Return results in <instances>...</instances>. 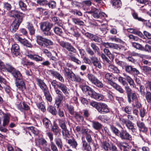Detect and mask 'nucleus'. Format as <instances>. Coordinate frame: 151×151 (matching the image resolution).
<instances>
[{"label": "nucleus", "mask_w": 151, "mask_h": 151, "mask_svg": "<svg viewBox=\"0 0 151 151\" xmlns=\"http://www.w3.org/2000/svg\"><path fill=\"white\" fill-rule=\"evenodd\" d=\"M36 37L37 44L42 47H47L53 44L51 40L44 38L41 36L38 35L36 36Z\"/></svg>", "instance_id": "nucleus-4"}, {"label": "nucleus", "mask_w": 151, "mask_h": 151, "mask_svg": "<svg viewBox=\"0 0 151 151\" xmlns=\"http://www.w3.org/2000/svg\"><path fill=\"white\" fill-rule=\"evenodd\" d=\"M137 126L139 128L140 130L143 132H146L147 131V128L145 126L144 123L140 121L137 123Z\"/></svg>", "instance_id": "nucleus-24"}, {"label": "nucleus", "mask_w": 151, "mask_h": 151, "mask_svg": "<svg viewBox=\"0 0 151 151\" xmlns=\"http://www.w3.org/2000/svg\"><path fill=\"white\" fill-rule=\"evenodd\" d=\"M67 143L70 146L72 147L73 148H76L78 145L77 142L74 138L72 139H69L67 140Z\"/></svg>", "instance_id": "nucleus-32"}, {"label": "nucleus", "mask_w": 151, "mask_h": 151, "mask_svg": "<svg viewBox=\"0 0 151 151\" xmlns=\"http://www.w3.org/2000/svg\"><path fill=\"white\" fill-rule=\"evenodd\" d=\"M44 103L43 102H41L37 104L38 108L40 109L41 111L43 112L45 111H46V109L43 104Z\"/></svg>", "instance_id": "nucleus-59"}, {"label": "nucleus", "mask_w": 151, "mask_h": 151, "mask_svg": "<svg viewBox=\"0 0 151 151\" xmlns=\"http://www.w3.org/2000/svg\"><path fill=\"white\" fill-rule=\"evenodd\" d=\"M80 87L83 92L86 93H88L90 96L92 94L93 91L92 88L87 85H81Z\"/></svg>", "instance_id": "nucleus-19"}, {"label": "nucleus", "mask_w": 151, "mask_h": 151, "mask_svg": "<svg viewBox=\"0 0 151 151\" xmlns=\"http://www.w3.org/2000/svg\"><path fill=\"white\" fill-rule=\"evenodd\" d=\"M62 133L63 138L67 140L68 138H69L70 134L67 128L63 129L62 130Z\"/></svg>", "instance_id": "nucleus-34"}, {"label": "nucleus", "mask_w": 151, "mask_h": 151, "mask_svg": "<svg viewBox=\"0 0 151 151\" xmlns=\"http://www.w3.org/2000/svg\"><path fill=\"white\" fill-rule=\"evenodd\" d=\"M10 116V114L8 113L4 114L3 120V126L4 127L8 124L9 122Z\"/></svg>", "instance_id": "nucleus-20"}, {"label": "nucleus", "mask_w": 151, "mask_h": 151, "mask_svg": "<svg viewBox=\"0 0 151 151\" xmlns=\"http://www.w3.org/2000/svg\"><path fill=\"white\" fill-rule=\"evenodd\" d=\"M43 92L47 100L50 102H51L52 100V98L48 89L44 91Z\"/></svg>", "instance_id": "nucleus-40"}, {"label": "nucleus", "mask_w": 151, "mask_h": 151, "mask_svg": "<svg viewBox=\"0 0 151 151\" xmlns=\"http://www.w3.org/2000/svg\"><path fill=\"white\" fill-rule=\"evenodd\" d=\"M70 12L75 15L78 16H81L82 15V13L81 12L77 9L71 10Z\"/></svg>", "instance_id": "nucleus-52"}, {"label": "nucleus", "mask_w": 151, "mask_h": 151, "mask_svg": "<svg viewBox=\"0 0 151 151\" xmlns=\"http://www.w3.org/2000/svg\"><path fill=\"white\" fill-rule=\"evenodd\" d=\"M101 147L105 151H109L111 149V146L110 144L106 142H101Z\"/></svg>", "instance_id": "nucleus-29"}, {"label": "nucleus", "mask_w": 151, "mask_h": 151, "mask_svg": "<svg viewBox=\"0 0 151 151\" xmlns=\"http://www.w3.org/2000/svg\"><path fill=\"white\" fill-rule=\"evenodd\" d=\"M124 88L127 94V98L129 99V101H130V95L132 93H131V89L129 86L128 85H126V86H125Z\"/></svg>", "instance_id": "nucleus-41"}, {"label": "nucleus", "mask_w": 151, "mask_h": 151, "mask_svg": "<svg viewBox=\"0 0 151 151\" xmlns=\"http://www.w3.org/2000/svg\"><path fill=\"white\" fill-rule=\"evenodd\" d=\"M145 98L147 102L151 103V93L149 91H147L145 95Z\"/></svg>", "instance_id": "nucleus-60"}, {"label": "nucleus", "mask_w": 151, "mask_h": 151, "mask_svg": "<svg viewBox=\"0 0 151 151\" xmlns=\"http://www.w3.org/2000/svg\"><path fill=\"white\" fill-rule=\"evenodd\" d=\"M91 11L93 13V17L96 19L99 18H101L102 17H105L107 16V15L104 13L102 12H100V11L96 9H93Z\"/></svg>", "instance_id": "nucleus-10"}, {"label": "nucleus", "mask_w": 151, "mask_h": 151, "mask_svg": "<svg viewBox=\"0 0 151 151\" xmlns=\"http://www.w3.org/2000/svg\"><path fill=\"white\" fill-rule=\"evenodd\" d=\"M111 2L115 8H119L122 6V2L120 0H112Z\"/></svg>", "instance_id": "nucleus-36"}, {"label": "nucleus", "mask_w": 151, "mask_h": 151, "mask_svg": "<svg viewBox=\"0 0 151 151\" xmlns=\"http://www.w3.org/2000/svg\"><path fill=\"white\" fill-rule=\"evenodd\" d=\"M65 106L68 109L70 114L71 115L73 114L74 112L73 107L70 105H69L68 104H66Z\"/></svg>", "instance_id": "nucleus-57"}, {"label": "nucleus", "mask_w": 151, "mask_h": 151, "mask_svg": "<svg viewBox=\"0 0 151 151\" xmlns=\"http://www.w3.org/2000/svg\"><path fill=\"white\" fill-rule=\"evenodd\" d=\"M54 140L58 147L60 149H62L63 147V143L61 138L57 137L55 138Z\"/></svg>", "instance_id": "nucleus-30"}, {"label": "nucleus", "mask_w": 151, "mask_h": 151, "mask_svg": "<svg viewBox=\"0 0 151 151\" xmlns=\"http://www.w3.org/2000/svg\"><path fill=\"white\" fill-rule=\"evenodd\" d=\"M42 121L43 124L45 127L48 130L50 129L52 125L50 120L46 118H45L43 119Z\"/></svg>", "instance_id": "nucleus-23"}, {"label": "nucleus", "mask_w": 151, "mask_h": 151, "mask_svg": "<svg viewBox=\"0 0 151 151\" xmlns=\"http://www.w3.org/2000/svg\"><path fill=\"white\" fill-rule=\"evenodd\" d=\"M63 71H64V74L68 78L73 72L72 70L67 67H63Z\"/></svg>", "instance_id": "nucleus-45"}, {"label": "nucleus", "mask_w": 151, "mask_h": 151, "mask_svg": "<svg viewBox=\"0 0 151 151\" xmlns=\"http://www.w3.org/2000/svg\"><path fill=\"white\" fill-rule=\"evenodd\" d=\"M36 81L37 82V84L42 90L43 92L48 90L47 86L44 82L43 81L38 78L36 79Z\"/></svg>", "instance_id": "nucleus-17"}, {"label": "nucleus", "mask_w": 151, "mask_h": 151, "mask_svg": "<svg viewBox=\"0 0 151 151\" xmlns=\"http://www.w3.org/2000/svg\"><path fill=\"white\" fill-rule=\"evenodd\" d=\"M12 54L16 56H17L20 54V50L19 45L17 44L12 45L11 49Z\"/></svg>", "instance_id": "nucleus-15"}, {"label": "nucleus", "mask_w": 151, "mask_h": 151, "mask_svg": "<svg viewBox=\"0 0 151 151\" xmlns=\"http://www.w3.org/2000/svg\"><path fill=\"white\" fill-rule=\"evenodd\" d=\"M91 62L94 66L99 69L102 68L101 64L98 59L95 56H92L90 58Z\"/></svg>", "instance_id": "nucleus-13"}, {"label": "nucleus", "mask_w": 151, "mask_h": 151, "mask_svg": "<svg viewBox=\"0 0 151 151\" xmlns=\"http://www.w3.org/2000/svg\"><path fill=\"white\" fill-rule=\"evenodd\" d=\"M138 6H141L142 7L148 4V0H136Z\"/></svg>", "instance_id": "nucleus-43"}, {"label": "nucleus", "mask_w": 151, "mask_h": 151, "mask_svg": "<svg viewBox=\"0 0 151 151\" xmlns=\"http://www.w3.org/2000/svg\"><path fill=\"white\" fill-rule=\"evenodd\" d=\"M132 106L134 108L139 109L142 106V104L138 100L133 102Z\"/></svg>", "instance_id": "nucleus-51"}, {"label": "nucleus", "mask_w": 151, "mask_h": 151, "mask_svg": "<svg viewBox=\"0 0 151 151\" xmlns=\"http://www.w3.org/2000/svg\"><path fill=\"white\" fill-rule=\"evenodd\" d=\"M81 133V134L85 135L86 137L91 134L92 133V132L90 129L88 128H84L83 127H82Z\"/></svg>", "instance_id": "nucleus-33"}, {"label": "nucleus", "mask_w": 151, "mask_h": 151, "mask_svg": "<svg viewBox=\"0 0 151 151\" xmlns=\"http://www.w3.org/2000/svg\"><path fill=\"white\" fill-rule=\"evenodd\" d=\"M92 127L94 129L99 131L101 129L102 125L100 123L94 121H92Z\"/></svg>", "instance_id": "nucleus-31"}, {"label": "nucleus", "mask_w": 151, "mask_h": 151, "mask_svg": "<svg viewBox=\"0 0 151 151\" xmlns=\"http://www.w3.org/2000/svg\"><path fill=\"white\" fill-rule=\"evenodd\" d=\"M27 56L30 59L36 61H40L42 60V58L41 57L37 55H32L30 54H28Z\"/></svg>", "instance_id": "nucleus-21"}, {"label": "nucleus", "mask_w": 151, "mask_h": 151, "mask_svg": "<svg viewBox=\"0 0 151 151\" xmlns=\"http://www.w3.org/2000/svg\"><path fill=\"white\" fill-rule=\"evenodd\" d=\"M125 78L121 76L119 77L118 78L119 81L124 86L127 85L128 84L127 82L125 81Z\"/></svg>", "instance_id": "nucleus-62"}, {"label": "nucleus", "mask_w": 151, "mask_h": 151, "mask_svg": "<svg viewBox=\"0 0 151 151\" xmlns=\"http://www.w3.org/2000/svg\"><path fill=\"white\" fill-rule=\"evenodd\" d=\"M56 3L54 1H51L49 2L47 0V4H45L44 5H46L48 6L50 8L52 9L54 8L56 6Z\"/></svg>", "instance_id": "nucleus-54"}, {"label": "nucleus", "mask_w": 151, "mask_h": 151, "mask_svg": "<svg viewBox=\"0 0 151 151\" xmlns=\"http://www.w3.org/2000/svg\"><path fill=\"white\" fill-rule=\"evenodd\" d=\"M111 84L115 89L120 93H124V91L120 86L113 82H111Z\"/></svg>", "instance_id": "nucleus-27"}, {"label": "nucleus", "mask_w": 151, "mask_h": 151, "mask_svg": "<svg viewBox=\"0 0 151 151\" xmlns=\"http://www.w3.org/2000/svg\"><path fill=\"white\" fill-rule=\"evenodd\" d=\"M72 22L80 26H83L84 25V22L78 18H72Z\"/></svg>", "instance_id": "nucleus-38"}, {"label": "nucleus", "mask_w": 151, "mask_h": 151, "mask_svg": "<svg viewBox=\"0 0 151 151\" xmlns=\"http://www.w3.org/2000/svg\"><path fill=\"white\" fill-rule=\"evenodd\" d=\"M130 101L129 99H128V100L129 103H131L132 101L131 99H132L133 102H134L138 100L137 96L135 93H132L130 95Z\"/></svg>", "instance_id": "nucleus-44"}, {"label": "nucleus", "mask_w": 151, "mask_h": 151, "mask_svg": "<svg viewBox=\"0 0 151 151\" xmlns=\"http://www.w3.org/2000/svg\"><path fill=\"white\" fill-rule=\"evenodd\" d=\"M53 24L48 22H44L40 23V28L43 34L46 36H50L51 33L50 32Z\"/></svg>", "instance_id": "nucleus-3"}, {"label": "nucleus", "mask_w": 151, "mask_h": 151, "mask_svg": "<svg viewBox=\"0 0 151 151\" xmlns=\"http://www.w3.org/2000/svg\"><path fill=\"white\" fill-rule=\"evenodd\" d=\"M134 125V124L129 120L128 121L125 125L129 130H131L133 132H136V129L135 128Z\"/></svg>", "instance_id": "nucleus-25"}, {"label": "nucleus", "mask_w": 151, "mask_h": 151, "mask_svg": "<svg viewBox=\"0 0 151 151\" xmlns=\"http://www.w3.org/2000/svg\"><path fill=\"white\" fill-rule=\"evenodd\" d=\"M146 113L145 112V110L144 108H141L139 109V114L141 117L143 118L144 117Z\"/></svg>", "instance_id": "nucleus-64"}, {"label": "nucleus", "mask_w": 151, "mask_h": 151, "mask_svg": "<svg viewBox=\"0 0 151 151\" xmlns=\"http://www.w3.org/2000/svg\"><path fill=\"white\" fill-rule=\"evenodd\" d=\"M122 139L131 140L132 139V136L126 130H122L120 132L119 136Z\"/></svg>", "instance_id": "nucleus-9"}, {"label": "nucleus", "mask_w": 151, "mask_h": 151, "mask_svg": "<svg viewBox=\"0 0 151 151\" xmlns=\"http://www.w3.org/2000/svg\"><path fill=\"white\" fill-rule=\"evenodd\" d=\"M111 49L116 50L123 49L124 48V47L122 45H118L116 44L111 43Z\"/></svg>", "instance_id": "nucleus-49"}, {"label": "nucleus", "mask_w": 151, "mask_h": 151, "mask_svg": "<svg viewBox=\"0 0 151 151\" xmlns=\"http://www.w3.org/2000/svg\"><path fill=\"white\" fill-rule=\"evenodd\" d=\"M39 145L42 146L43 147H45L47 145V142L46 141L43 139H39Z\"/></svg>", "instance_id": "nucleus-56"}, {"label": "nucleus", "mask_w": 151, "mask_h": 151, "mask_svg": "<svg viewBox=\"0 0 151 151\" xmlns=\"http://www.w3.org/2000/svg\"><path fill=\"white\" fill-rule=\"evenodd\" d=\"M90 96L98 101H103L104 99V96L102 94L97 93L93 91Z\"/></svg>", "instance_id": "nucleus-16"}, {"label": "nucleus", "mask_w": 151, "mask_h": 151, "mask_svg": "<svg viewBox=\"0 0 151 151\" xmlns=\"http://www.w3.org/2000/svg\"><path fill=\"white\" fill-rule=\"evenodd\" d=\"M11 5L7 2H5L3 4V8L4 9L9 11L12 8Z\"/></svg>", "instance_id": "nucleus-61"}, {"label": "nucleus", "mask_w": 151, "mask_h": 151, "mask_svg": "<svg viewBox=\"0 0 151 151\" xmlns=\"http://www.w3.org/2000/svg\"><path fill=\"white\" fill-rule=\"evenodd\" d=\"M63 92L61 91H58L55 92L58 95V96L56 98L55 103L56 105L58 106V107H59L60 105L61 104L62 101L64 98V96L62 93Z\"/></svg>", "instance_id": "nucleus-11"}, {"label": "nucleus", "mask_w": 151, "mask_h": 151, "mask_svg": "<svg viewBox=\"0 0 151 151\" xmlns=\"http://www.w3.org/2000/svg\"><path fill=\"white\" fill-rule=\"evenodd\" d=\"M27 129L29 131H31L35 135H37L39 133L38 130L33 127H29L27 128Z\"/></svg>", "instance_id": "nucleus-48"}, {"label": "nucleus", "mask_w": 151, "mask_h": 151, "mask_svg": "<svg viewBox=\"0 0 151 151\" xmlns=\"http://www.w3.org/2000/svg\"><path fill=\"white\" fill-rule=\"evenodd\" d=\"M68 78L73 81L80 83V84L84 82L83 79H81L79 76H76L73 72L70 75Z\"/></svg>", "instance_id": "nucleus-14"}, {"label": "nucleus", "mask_w": 151, "mask_h": 151, "mask_svg": "<svg viewBox=\"0 0 151 151\" xmlns=\"http://www.w3.org/2000/svg\"><path fill=\"white\" fill-rule=\"evenodd\" d=\"M59 127L56 126H53L51 128V131L53 132L55 136H59L60 132L59 129Z\"/></svg>", "instance_id": "nucleus-39"}, {"label": "nucleus", "mask_w": 151, "mask_h": 151, "mask_svg": "<svg viewBox=\"0 0 151 151\" xmlns=\"http://www.w3.org/2000/svg\"><path fill=\"white\" fill-rule=\"evenodd\" d=\"M12 74L17 79L20 80L22 78V75L20 72L16 69L13 72H12Z\"/></svg>", "instance_id": "nucleus-37"}, {"label": "nucleus", "mask_w": 151, "mask_h": 151, "mask_svg": "<svg viewBox=\"0 0 151 151\" xmlns=\"http://www.w3.org/2000/svg\"><path fill=\"white\" fill-rule=\"evenodd\" d=\"M87 77L89 81L93 84L99 88H102L104 85L101 81L99 80L92 74H88Z\"/></svg>", "instance_id": "nucleus-5"}, {"label": "nucleus", "mask_w": 151, "mask_h": 151, "mask_svg": "<svg viewBox=\"0 0 151 151\" xmlns=\"http://www.w3.org/2000/svg\"><path fill=\"white\" fill-rule=\"evenodd\" d=\"M6 71L7 70V71L12 73L15 69L11 65L9 64H6Z\"/></svg>", "instance_id": "nucleus-47"}, {"label": "nucleus", "mask_w": 151, "mask_h": 151, "mask_svg": "<svg viewBox=\"0 0 151 151\" xmlns=\"http://www.w3.org/2000/svg\"><path fill=\"white\" fill-rule=\"evenodd\" d=\"M111 128L112 131L116 135L118 136H119L120 132L118 129L113 126H111Z\"/></svg>", "instance_id": "nucleus-63"}, {"label": "nucleus", "mask_w": 151, "mask_h": 151, "mask_svg": "<svg viewBox=\"0 0 151 151\" xmlns=\"http://www.w3.org/2000/svg\"><path fill=\"white\" fill-rule=\"evenodd\" d=\"M132 45L133 47L137 49L143 50L144 49V47L139 44L136 42H132Z\"/></svg>", "instance_id": "nucleus-46"}, {"label": "nucleus", "mask_w": 151, "mask_h": 151, "mask_svg": "<svg viewBox=\"0 0 151 151\" xmlns=\"http://www.w3.org/2000/svg\"><path fill=\"white\" fill-rule=\"evenodd\" d=\"M106 65L109 70L116 73H118L119 72V71L118 68L112 64L110 61L108 63H106Z\"/></svg>", "instance_id": "nucleus-18"}, {"label": "nucleus", "mask_w": 151, "mask_h": 151, "mask_svg": "<svg viewBox=\"0 0 151 151\" xmlns=\"http://www.w3.org/2000/svg\"><path fill=\"white\" fill-rule=\"evenodd\" d=\"M54 31L55 34L60 36H61L63 33L62 29L58 27H55Z\"/></svg>", "instance_id": "nucleus-50"}, {"label": "nucleus", "mask_w": 151, "mask_h": 151, "mask_svg": "<svg viewBox=\"0 0 151 151\" xmlns=\"http://www.w3.org/2000/svg\"><path fill=\"white\" fill-rule=\"evenodd\" d=\"M9 16L15 18L10 27V29L12 32L16 31L22 21L24 14L16 10H12L9 12Z\"/></svg>", "instance_id": "nucleus-1"}, {"label": "nucleus", "mask_w": 151, "mask_h": 151, "mask_svg": "<svg viewBox=\"0 0 151 151\" xmlns=\"http://www.w3.org/2000/svg\"><path fill=\"white\" fill-rule=\"evenodd\" d=\"M27 24V27L29 29L30 34L31 35H34L35 33V30L32 24L29 22H28Z\"/></svg>", "instance_id": "nucleus-42"}, {"label": "nucleus", "mask_w": 151, "mask_h": 151, "mask_svg": "<svg viewBox=\"0 0 151 151\" xmlns=\"http://www.w3.org/2000/svg\"><path fill=\"white\" fill-rule=\"evenodd\" d=\"M74 117L77 121L81 122L83 120V117L79 115L78 113H76L75 114Z\"/></svg>", "instance_id": "nucleus-58"}, {"label": "nucleus", "mask_w": 151, "mask_h": 151, "mask_svg": "<svg viewBox=\"0 0 151 151\" xmlns=\"http://www.w3.org/2000/svg\"><path fill=\"white\" fill-rule=\"evenodd\" d=\"M56 81H53L51 82V84L53 87L55 92L57 90L60 91L58 88L60 89L64 94L66 96V97H69V93L68 92L69 90L64 84L59 83H56Z\"/></svg>", "instance_id": "nucleus-2"}, {"label": "nucleus", "mask_w": 151, "mask_h": 151, "mask_svg": "<svg viewBox=\"0 0 151 151\" xmlns=\"http://www.w3.org/2000/svg\"><path fill=\"white\" fill-rule=\"evenodd\" d=\"M14 37L16 40L18 41L20 43L23 44L24 45L29 47L31 48L32 47V45L25 38L22 39L17 34H15L14 35Z\"/></svg>", "instance_id": "nucleus-8"}, {"label": "nucleus", "mask_w": 151, "mask_h": 151, "mask_svg": "<svg viewBox=\"0 0 151 151\" xmlns=\"http://www.w3.org/2000/svg\"><path fill=\"white\" fill-rule=\"evenodd\" d=\"M97 110L99 112L101 113L103 112L107 113L109 111L107 105L104 103L100 102L99 103Z\"/></svg>", "instance_id": "nucleus-12"}, {"label": "nucleus", "mask_w": 151, "mask_h": 151, "mask_svg": "<svg viewBox=\"0 0 151 151\" xmlns=\"http://www.w3.org/2000/svg\"><path fill=\"white\" fill-rule=\"evenodd\" d=\"M125 71L129 74H133L137 75L139 74V70L132 66L127 64L124 69Z\"/></svg>", "instance_id": "nucleus-7"}, {"label": "nucleus", "mask_w": 151, "mask_h": 151, "mask_svg": "<svg viewBox=\"0 0 151 151\" xmlns=\"http://www.w3.org/2000/svg\"><path fill=\"white\" fill-rule=\"evenodd\" d=\"M105 78L108 81L110 82L111 84V80L113 78L112 74L109 73H106L105 75Z\"/></svg>", "instance_id": "nucleus-55"}, {"label": "nucleus", "mask_w": 151, "mask_h": 151, "mask_svg": "<svg viewBox=\"0 0 151 151\" xmlns=\"http://www.w3.org/2000/svg\"><path fill=\"white\" fill-rule=\"evenodd\" d=\"M16 86L20 90L22 91L25 89V85L23 81L19 80L16 83Z\"/></svg>", "instance_id": "nucleus-22"}, {"label": "nucleus", "mask_w": 151, "mask_h": 151, "mask_svg": "<svg viewBox=\"0 0 151 151\" xmlns=\"http://www.w3.org/2000/svg\"><path fill=\"white\" fill-rule=\"evenodd\" d=\"M58 42L59 45L63 48L74 53H76V49L72 45L71 43L68 42L60 40H58Z\"/></svg>", "instance_id": "nucleus-6"}, {"label": "nucleus", "mask_w": 151, "mask_h": 151, "mask_svg": "<svg viewBox=\"0 0 151 151\" xmlns=\"http://www.w3.org/2000/svg\"><path fill=\"white\" fill-rule=\"evenodd\" d=\"M82 147L83 149L86 151H91V149L90 144H88L85 140L82 141Z\"/></svg>", "instance_id": "nucleus-28"}, {"label": "nucleus", "mask_w": 151, "mask_h": 151, "mask_svg": "<svg viewBox=\"0 0 151 151\" xmlns=\"http://www.w3.org/2000/svg\"><path fill=\"white\" fill-rule=\"evenodd\" d=\"M59 107L58 106H56L55 105L53 106H49L47 110L48 111L53 115H56L57 114V110Z\"/></svg>", "instance_id": "nucleus-26"}, {"label": "nucleus", "mask_w": 151, "mask_h": 151, "mask_svg": "<svg viewBox=\"0 0 151 151\" xmlns=\"http://www.w3.org/2000/svg\"><path fill=\"white\" fill-rule=\"evenodd\" d=\"M59 125L62 130L67 128L66 125L67 122L65 119H58Z\"/></svg>", "instance_id": "nucleus-35"}, {"label": "nucleus", "mask_w": 151, "mask_h": 151, "mask_svg": "<svg viewBox=\"0 0 151 151\" xmlns=\"http://www.w3.org/2000/svg\"><path fill=\"white\" fill-rule=\"evenodd\" d=\"M70 60L76 63L78 65H81V62L80 60L77 58L75 57L72 56L70 55Z\"/></svg>", "instance_id": "nucleus-53"}]
</instances>
